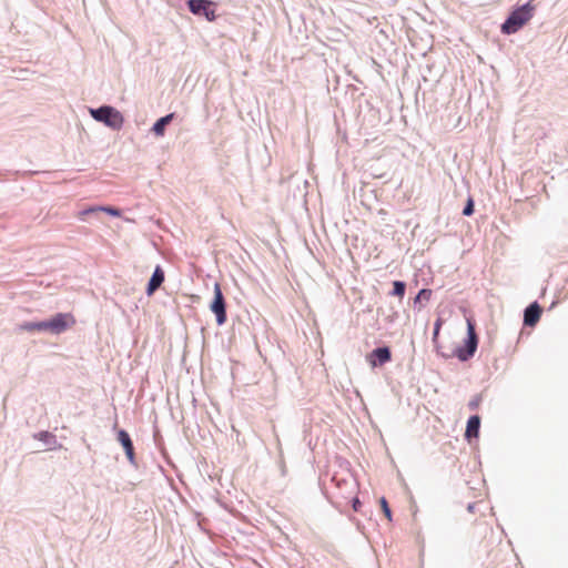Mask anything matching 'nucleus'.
<instances>
[{
    "instance_id": "obj_7",
    "label": "nucleus",
    "mask_w": 568,
    "mask_h": 568,
    "mask_svg": "<svg viewBox=\"0 0 568 568\" xmlns=\"http://www.w3.org/2000/svg\"><path fill=\"white\" fill-rule=\"evenodd\" d=\"M164 280H165V272H164L163 267L160 264H158L154 267V270L146 283L145 294L148 296H152L161 287Z\"/></svg>"
},
{
    "instance_id": "obj_15",
    "label": "nucleus",
    "mask_w": 568,
    "mask_h": 568,
    "mask_svg": "<svg viewBox=\"0 0 568 568\" xmlns=\"http://www.w3.org/2000/svg\"><path fill=\"white\" fill-rule=\"evenodd\" d=\"M432 290L429 288H422L418 291L417 295L414 298V304H422V302H428L432 297Z\"/></svg>"
},
{
    "instance_id": "obj_2",
    "label": "nucleus",
    "mask_w": 568,
    "mask_h": 568,
    "mask_svg": "<svg viewBox=\"0 0 568 568\" xmlns=\"http://www.w3.org/2000/svg\"><path fill=\"white\" fill-rule=\"evenodd\" d=\"M467 324V335L464 339V344L460 346H457L452 353H445V349L440 351V346L438 345V342L436 345H434L436 352L438 355H440L444 358H449L452 356H456L460 362H467L471 357H474L477 348L479 338L476 332V324L471 318L466 320Z\"/></svg>"
},
{
    "instance_id": "obj_6",
    "label": "nucleus",
    "mask_w": 568,
    "mask_h": 568,
    "mask_svg": "<svg viewBox=\"0 0 568 568\" xmlns=\"http://www.w3.org/2000/svg\"><path fill=\"white\" fill-rule=\"evenodd\" d=\"M116 440L122 446L130 465H132L134 468H138L133 440L128 430L124 428L116 429Z\"/></svg>"
},
{
    "instance_id": "obj_20",
    "label": "nucleus",
    "mask_w": 568,
    "mask_h": 568,
    "mask_svg": "<svg viewBox=\"0 0 568 568\" xmlns=\"http://www.w3.org/2000/svg\"><path fill=\"white\" fill-rule=\"evenodd\" d=\"M101 207H102L101 211H104L110 216L119 217L121 215V211L118 207H114V206H101Z\"/></svg>"
},
{
    "instance_id": "obj_24",
    "label": "nucleus",
    "mask_w": 568,
    "mask_h": 568,
    "mask_svg": "<svg viewBox=\"0 0 568 568\" xmlns=\"http://www.w3.org/2000/svg\"><path fill=\"white\" fill-rule=\"evenodd\" d=\"M361 506H362L361 500H359L357 497L353 498V500H352V507H353V509H354L355 511H358Z\"/></svg>"
},
{
    "instance_id": "obj_25",
    "label": "nucleus",
    "mask_w": 568,
    "mask_h": 568,
    "mask_svg": "<svg viewBox=\"0 0 568 568\" xmlns=\"http://www.w3.org/2000/svg\"><path fill=\"white\" fill-rule=\"evenodd\" d=\"M475 507H476V505H475L474 503H470V504H468V506H467V510H468L469 513H474V511H475Z\"/></svg>"
},
{
    "instance_id": "obj_16",
    "label": "nucleus",
    "mask_w": 568,
    "mask_h": 568,
    "mask_svg": "<svg viewBox=\"0 0 568 568\" xmlns=\"http://www.w3.org/2000/svg\"><path fill=\"white\" fill-rule=\"evenodd\" d=\"M442 323L443 322L440 318H437L436 322L434 323L433 335H432V342L434 345H436V343L438 342Z\"/></svg>"
},
{
    "instance_id": "obj_5",
    "label": "nucleus",
    "mask_w": 568,
    "mask_h": 568,
    "mask_svg": "<svg viewBox=\"0 0 568 568\" xmlns=\"http://www.w3.org/2000/svg\"><path fill=\"white\" fill-rule=\"evenodd\" d=\"M185 4L193 16L204 18L209 22H213L217 18V3L213 0H186Z\"/></svg>"
},
{
    "instance_id": "obj_26",
    "label": "nucleus",
    "mask_w": 568,
    "mask_h": 568,
    "mask_svg": "<svg viewBox=\"0 0 568 568\" xmlns=\"http://www.w3.org/2000/svg\"><path fill=\"white\" fill-rule=\"evenodd\" d=\"M291 182L300 183V182H301V179H296L295 176H292V178H291Z\"/></svg>"
},
{
    "instance_id": "obj_14",
    "label": "nucleus",
    "mask_w": 568,
    "mask_h": 568,
    "mask_svg": "<svg viewBox=\"0 0 568 568\" xmlns=\"http://www.w3.org/2000/svg\"><path fill=\"white\" fill-rule=\"evenodd\" d=\"M405 291H406V283L404 281H394L393 290L389 292V295L398 296L402 298L405 295Z\"/></svg>"
},
{
    "instance_id": "obj_13",
    "label": "nucleus",
    "mask_w": 568,
    "mask_h": 568,
    "mask_svg": "<svg viewBox=\"0 0 568 568\" xmlns=\"http://www.w3.org/2000/svg\"><path fill=\"white\" fill-rule=\"evenodd\" d=\"M33 438L43 443L45 446L50 448H55V445L58 444L57 436L49 430H40L38 433H34Z\"/></svg>"
},
{
    "instance_id": "obj_22",
    "label": "nucleus",
    "mask_w": 568,
    "mask_h": 568,
    "mask_svg": "<svg viewBox=\"0 0 568 568\" xmlns=\"http://www.w3.org/2000/svg\"><path fill=\"white\" fill-rule=\"evenodd\" d=\"M101 206H97V207H88V209H84L80 212L81 215H89V214H92V213H97L99 211H101Z\"/></svg>"
},
{
    "instance_id": "obj_9",
    "label": "nucleus",
    "mask_w": 568,
    "mask_h": 568,
    "mask_svg": "<svg viewBox=\"0 0 568 568\" xmlns=\"http://www.w3.org/2000/svg\"><path fill=\"white\" fill-rule=\"evenodd\" d=\"M542 313V308L537 301L530 303L524 310V325L528 327H534L540 320Z\"/></svg>"
},
{
    "instance_id": "obj_19",
    "label": "nucleus",
    "mask_w": 568,
    "mask_h": 568,
    "mask_svg": "<svg viewBox=\"0 0 568 568\" xmlns=\"http://www.w3.org/2000/svg\"><path fill=\"white\" fill-rule=\"evenodd\" d=\"M212 300L225 301V297H224L223 292H222V287H221L220 283H217V282L214 283L213 298Z\"/></svg>"
},
{
    "instance_id": "obj_23",
    "label": "nucleus",
    "mask_w": 568,
    "mask_h": 568,
    "mask_svg": "<svg viewBox=\"0 0 568 568\" xmlns=\"http://www.w3.org/2000/svg\"><path fill=\"white\" fill-rule=\"evenodd\" d=\"M304 433H305L304 440L307 442V445L311 448V450H314V448L316 447L317 442L313 443L312 438L311 437L308 438L307 429H305Z\"/></svg>"
},
{
    "instance_id": "obj_21",
    "label": "nucleus",
    "mask_w": 568,
    "mask_h": 568,
    "mask_svg": "<svg viewBox=\"0 0 568 568\" xmlns=\"http://www.w3.org/2000/svg\"><path fill=\"white\" fill-rule=\"evenodd\" d=\"M480 402H481V397H480L479 395H477V396L473 397V398L469 400V403H468V407H469V409H471V410L477 409V408H478V406H479V404H480Z\"/></svg>"
},
{
    "instance_id": "obj_1",
    "label": "nucleus",
    "mask_w": 568,
    "mask_h": 568,
    "mask_svg": "<svg viewBox=\"0 0 568 568\" xmlns=\"http://www.w3.org/2000/svg\"><path fill=\"white\" fill-rule=\"evenodd\" d=\"M75 324V318L71 313H55L42 321H27L17 325V331L26 332H48L59 335Z\"/></svg>"
},
{
    "instance_id": "obj_8",
    "label": "nucleus",
    "mask_w": 568,
    "mask_h": 568,
    "mask_svg": "<svg viewBox=\"0 0 568 568\" xmlns=\"http://www.w3.org/2000/svg\"><path fill=\"white\" fill-rule=\"evenodd\" d=\"M392 359V352L388 346H378L374 348L368 356V362L372 367H379L385 365Z\"/></svg>"
},
{
    "instance_id": "obj_18",
    "label": "nucleus",
    "mask_w": 568,
    "mask_h": 568,
    "mask_svg": "<svg viewBox=\"0 0 568 568\" xmlns=\"http://www.w3.org/2000/svg\"><path fill=\"white\" fill-rule=\"evenodd\" d=\"M379 503H381V508H382V510H383V513H384L385 517H386L388 520H392V510H390V507H389V505H388V503H387L386 498H385V497H382V498H381V500H379Z\"/></svg>"
},
{
    "instance_id": "obj_3",
    "label": "nucleus",
    "mask_w": 568,
    "mask_h": 568,
    "mask_svg": "<svg viewBox=\"0 0 568 568\" xmlns=\"http://www.w3.org/2000/svg\"><path fill=\"white\" fill-rule=\"evenodd\" d=\"M534 11L531 1L514 8L500 26L501 33L510 36L519 31L532 18Z\"/></svg>"
},
{
    "instance_id": "obj_4",
    "label": "nucleus",
    "mask_w": 568,
    "mask_h": 568,
    "mask_svg": "<svg viewBox=\"0 0 568 568\" xmlns=\"http://www.w3.org/2000/svg\"><path fill=\"white\" fill-rule=\"evenodd\" d=\"M89 112L93 120L112 130H120L123 126L124 116L112 105L102 104L98 108H90Z\"/></svg>"
},
{
    "instance_id": "obj_17",
    "label": "nucleus",
    "mask_w": 568,
    "mask_h": 568,
    "mask_svg": "<svg viewBox=\"0 0 568 568\" xmlns=\"http://www.w3.org/2000/svg\"><path fill=\"white\" fill-rule=\"evenodd\" d=\"M475 211V203L471 197H469L463 209V215L470 216L474 214Z\"/></svg>"
},
{
    "instance_id": "obj_10",
    "label": "nucleus",
    "mask_w": 568,
    "mask_h": 568,
    "mask_svg": "<svg viewBox=\"0 0 568 568\" xmlns=\"http://www.w3.org/2000/svg\"><path fill=\"white\" fill-rule=\"evenodd\" d=\"M210 311L215 315V321L219 326H222L227 321L226 301L212 300Z\"/></svg>"
},
{
    "instance_id": "obj_12",
    "label": "nucleus",
    "mask_w": 568,
    "mask_h": 568,
    "mask_svg": "<svg viewBox=\"0 0 568 568\" xmlns=\"http://www.w3.org/2000/svg\"><path fill=\"white\" fill-rule=\"evenodd\" d=\"M480 416L479 415H471L466 425L465 430V438L470 442L473 438L479 437V430H480Z\"/></svg>"
},
{
    "instance_id": "obj_11",
    "label": "nucleus",
    "mask_w": 568,
    "mask_h": 568,
    "mask_svg": "<svg viewBox=\"0 0 568 568\" xmlns=\"http://www.w3.org/2000/svg\"><path fill=\"white\" fill-rule=\"evenodd\" d=\"M176 116V113L175 112H171V113H168L161 118H159L152 125L151 128V132L158 136V138H162L165 135V131H166V128L168 125L175 119Z\"/></svg>"
}]
</instances>
